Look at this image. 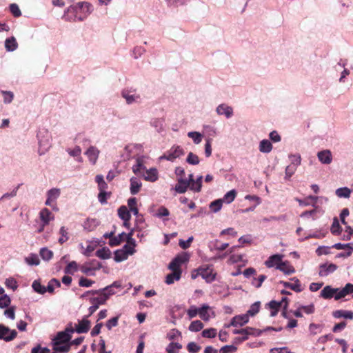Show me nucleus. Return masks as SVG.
Listing matches in <instances>:
<instances>
[{
	"label": "nucleus",
	"mask_w": 353,
	"mask_h": 353,
	"mask_svg": "<svg viewBox=\"0 0 353 353\" xmlns=\"http://www.w3.org/2000/svg\"><path fill=\"white\" fill-rule=\"evenodd\" d=\"M272 148V143L268 139H263L259 143V150L262 153H270Z\"/></svg>",
	"instance_id": "393cba45"
},
{
	"label": "nucleus",
	"mask_w": 353,
	"mask_h": 353,
	"mask_svg": "<svg viewBox=\"0 0 353 353\" xmlns=\"http://www.w3.org/2000/svg\"><path fill=\"white\" fill-rule=\"evenodd\" d=\"M317 157L319 161L323 163L329 165L332 161V154L330 150H323L317 153Z\"/></svg>",
	"instance_id": "9b49d317"
},
{
	"label": "nucleus",
	"mask_w": 353,
	"mask_h": 353,
	"mask_svg": "<svg viewBox=\"0 0 353 353\" xmlns=\"http://www.w3.org/2000/svg\"><path fill=\"white\" fill-rule=\"evenodd\" d=\"M10 10L11 13L13 14L15 17H19L21 15V12L16 3H12L10 6Z\"/></svg>",
	"instance_id": "e2e57ef3"
},
{
	"label": "nucleus",
	"mask_w": 353,
	"mask_h": 353,
	"mask_svg": "<svg viewBox=\"0 0 353 353\" xmlns=\"http://www.w3.org/2000/svg\"><path fill=\"white\" fill-rule=\"evenodd\" d=\"M337 269V265L334 263H325L319 265V275L321 277L327 276L333 273Z\"/></svg>",
	"instance_id": "9d476101"
},
{
	"label": "nucleus",
	"mask_w": 353,
	"mask_h": 353,
	"mask_svg": "<svg viewBox=\"0 0 353 353\" xmlns=\"http://www.w3.org/2000/svg\"><path fill=\"white\" fill-rule=\"evenodd\" d=\"M351 190L347 187L339 188L336 190V195L339 198L347 199L350 196Z\"/></svg>",
	"instance_id": "c85d7f7f"
},
{
	"label": "nucleus",
	"mask_w": 353,
	"mask_h": 353,
	"mask_svg": "<svg viewBox=\"0 0 353 353\" xmlns=\"http://www.w3.org/2000/svg\"><path fill=\"white\" fill-rule=\"evenodd\" d=\"M186 162L188 164L196 165H198L199 163L200 160H199V157L196 154H195L193 152H190L188 154V157H187V159H186Z\"/></svg>",
	"instance_id": "37998d69"
},
{
	"label": "nucleus",
	"mask_w": 353,
	"mask_h": 353,
	"mask_svg": "<svg viewBox=\"0 0 353 353\" xmlns=\"http://www.w3.org/2000/svg\"><path fill=\"white\" fill-rule=\"evenodd\" d=\"M59 234L61 235L58 240L59 243L63 244L69 239L68 230L64 226L61 227L59 230Z\"/></svg>",
	"instance_id": "a18cd8bd"
},
{
	"label": "nucleus",
	"mask_w": 353,
	"mask_h": 353,
	"mask_svg": "<svg viewBox=\"0 0 353 353\" xmlns=\"http://www.w3.org/2000/svg\"><path fill=\"white\" fill-rule=\"evenodd\" d=\"M5 284L7 288L15 290L18 288L17 282L14 278H8L6 280Z\"/></svg>",
	"instance_id": "4d7b16f0"
},
{
	"label": "nucleus",
	"mask_w": 353,
	"mask_h": 353,
	"mask_svg": "<svg viewBox=\"0 0 353 353\" xmlns=\"http://www.w3.org/2000/svg\"><path fill=\"white\" fill-rule=\"evenodd\" d=\"M333 316L335 318L344 317L345 319H352L353 312L351 311L336 310L333 312Z\"/></svg>",
	"instance_id": "2f4dec72"
},
{
	"label": "nucleus",
	"mask_w": 353,
	"mask_h": 353,
	"mask_svg": "<svg viewBox=\"0 0 353 353\" xmlns=\"http://www.w3.org/2000/svg\"><path fill=\"white\" fill-rule=\"evenodd\" d=\"M188 256L186 254H183L176 256L173 260L181 267L183 263L188 261Z\"/></svg>",
	"instance_id": "13d9d810"
},
{
	"label": "nucleus",
	"mask_w": 353,
	"mask_h": 353,
	"mask_svg": "<svg viewBox=\"0 0 353 353\" xmlns=\"http://www.w3.org/2000/svg\"><path fill=\"white\" fill-rule=\"evenodd\" d=\"M210 307L208 305H203L201 307L199 308V316L205 321H209L210 319V315L208 312Z\"/></svg>",
	"instance_id": "7c9ffc66"
},
{
	"label": "nucleus",
	"mask_w": 353,
	"mask_h": 353,
	"mask_svg": "<svg viewBox=\"0 0 353 353\" xmlns=\"http://www.w3.org/2000/svg\"><path fill=\"white\" fill-rule=\"evenodd\" d=\"M201 271V276L208 283H211L215 280L216 273L214 272L213 268L209 265H203L199 268Z\"/></svg>",
	"instance_id": "0eeeda50"
},
{
	"label": "nucleus",
	"mask_w": 353,
	"mask_h": 353,
	"mask_svg": "<svg viewBox=\"0 0 353 353\" xmlns=\"http://www.w3.org/2000/svg\"><path fill=\"white\" fill-rule=\"evenodd\" d=\"M40 219L43 223V225L49 224L50 221L54 219V216L47 208H43L39 213Z\"/></svg>",
	"instance_id": "a211bd4d"
},
{
	"label": "nucleus",
	"mask_w": 353,
	"mask_h": 353,
	"mask_svg": "<svg viewBox=\"0 0 353 353\" xmlns=\"http://www.w3.org/2000/svg\"><path fill=\"white\" fill-rule=\"evenodd\" d=\"M99 154V150H98L95 146L89 147L85 152V154L88 157L90 162L93 165L97 163Z\"/></svg>",
	"instance_id": "ddd939ff"
},
{
	"label": "nucleus",
	"mask_w": 353,
	"mask_h": 353,
	"mask_svg": "<svg viewBox=\"0 0 353 353\" xmlns=\"http://www.w3.org/2000/svg\"><path fill=\"white\" fill-rule=\"evenodd\" d=\"M90 327V322L86 319H83L75 325L74 332L77 333H86Z\"/></svg>",
	"instance_id": "412c9836"
},
{
	"label": "nucleus",
	"mask_w": 353,
	"mask_h": 353,
	"mask_svg": "<svg viewBox=\"0 0 353 353\" xmlns=\"http://www.w3.org/2000/svg\"><path fill=\"white\" fill-rule=\"evenodd\" d=\"M291 280L293 281L294 283L281 281V283L283 284L284 287L288 288L296 292H301L303 288H301L299 280L296 277L292 278Z\"/></svg>",
	"instance_id": "dca6fc26"
},
{
	"label": "nucleus",
	"mask_w": 353,
	"mask_h": 353,
	"mask_svg": "<svg viewBox=\"0 0 353 353\" xmlns=\"http://www.w3.org/2000/svg\"><path fill=\"white\" fill-rule=\"evenodd\" d=\"M270 353H294L288 347H274L270 349Z\"/></svg>",
	"instance_id": "774afa93"
},
{
	"label": "nucleus",
	"mask_w": 353,
	"mask_h": 353,
	"mask_svg": "<svg viewBox=\"0 0 353 353\" xmlns=\"http://www.w3.org/2000/svg\"><path fill=\"white\" fill-rule=\"evenodd\" d=\"M32 287L36 292H37L40 294H43L44 293H46L47 292L46 288L45 286L42 285L40 283V282L37 280L33 281V283L32 284Z\"/></svg>",
	"instance_id": "a19ab883"
},
{
	"label": "nucleus",
	"mask_w": 353,
	"mask_h": 353,
	"mask_svg": "<svg viewBox=\"0 0 353 353\" xmlns=\"http://www.w3.org/2000/svg\"><path fill=\"white\" fill-rule=\"evenodd\" d=\"M121 96L125 99L127 104L139 103L141 101V97L135 89L126 88L121 91Z\"/></svg>",
	"instance_id": "20e7f679"
},
{
	"label": "nucleus",
	"mask_w": 353,
	"mask_h": 353,
	"mask_svg": "<svg viewBox=\"0 0 353 353\" xmlns=\"http://www.w3.org/2000/svg\"><path fill=\"white\" fill-rule=\"evenodd\" d=\"M125 233L122 232L119 234V235L112 237L109 242V245L110 246H117L119 245L123 240L124 237H125Z\"/></svg>",
	"instance_id": "72a5a7b5"
},
{
	"label": "nucleus",
	"mask_w": 353,
	"mask_h": 353,
	"mask_svg": "<svg viewBox=\"0 0 353 353\" xmlns=\"http://www.w3.org/2000/svg\"><path fill=\"white\" fill-rule=\"evenodd\" d=\"M129 255H128L125 252H123L121 249L118 250L114 252V260L117 262H121L128 259Z\"/></svg>",
	"instance_id": "de8ad7c7"
},
{
	"label": "nucleus",
	"mask_w": 353,
	"mask_h": 353,
	"mask_svg": "<svg viewBox=\"0 0 353 353\" xmlns=\"http://www.w3.org/2000/svg\"><path fill=\"white\" fill-rule=\"evenodd\" d=\"M10 298L4 294L0 297V308H5L10 304Z\"/></svg>",
	"instance_id": "052dcab7"
},
{
	"label": "nucleus",
	"mask_w": 353,
	"mask_h": 353,
	"mask_svg": "<svg viewBox=\"0 0 353 353\" xmlns=\"http://www.w3.org/2000/svg\"><path fill=\"white\" fill-rule=\"evenodd\" d=\"M67 151L70 156L74 157H79L78 161L79 162H81L82 161V159L80 157L81 154V149L79 146H76L74 149H72V150L69 149Z\"/></svg>",
	"instance_id": "603ef678"
},
{
	"label": "nucleus",
	"mask_w": 353,
	"mask_h": 353,
	"mask_svg": "<svg viewBox=\"0 0 353 353\" xmlns=\"http://www.w3.org/2000/svg\"><path fill=\"white\" fill-rule=\"evenodd\" d=\"M17 332L15 330H10L8 327L0 324V339L6 341H10L17 336Z\"/></svg>",
	"instance_id": "6e6552de"
},
{
	"label": "nucleus",
	"mask_w": 353,
	"mask_h": 353,
	"mask_svg": "<svg viewBox=\"0 0 353 353\" xmlns=\"http://www.w3.org/2000/svg\"><path fill=\"white\" fill-rule=\"evenodd\" d=\"M118 215L123 221H130L131 215L127 207L123 205L118 210Z\"/></svg>",
	"instance_id": "cd10ccee"
},
{
	"label": "nucleus",
	"mask_w": 353,
	"mask_h": 353,
	"mask_svg": "<svg viewBox=\"0 0 353 353\" xmlns=\"http://www.w3.org/2000/svg\"><path fill=\"white\" fill-rule=\"evenodd\" d=\"M92 12V6L88 3L81 2L67 8L66 13L74 14V19L83 21Z\"/></svg>",
	"instance_id": "f03ea898"
},
{
	"label": "nucleus",
	"mask_w": 353,
	"mask_h": 353,
	"mask_svg": "<svg viewBox=\"0 0 353 353\" xmlns=\"http://www.w3.org/2000/svg\"><path fill=\"white\" fill-rule=\"evenodd\" d=\"M1 93L3 95V102L5 103H10L12 102L14 98V94L12 92L2 91Z\"/></svg>",
	"instance_id": "0e129e2a"
},
{
	"label": "nucleus",
	"mask_w": 353,
	"mask_h": 353,
	"mask_svg": "<svg viewBox=\"0 0 353 353\" xmlns=\"http://www.w3.org/2000/svg\"><path fill=\"white\" fill-rule=\"evenodd\" d=\"M237 347L234 345H225L220 349V353H233L236 352Z\"/></svg>",
	"instance_id": "338daca9"
},
{
	"label": "nucleus",
	"mask_w": 353,
	"mask_h": 353,
	"mask_svg": "<svg viewBox=\"0 0 353 353\" xmlns=\"http://www.w3.org/2000/svg\"><path fill=\"white\" fill-rule=\"evenodd\" d=\"M184 154L183 149L179 145H173L165 154L160 157V159L173 161Z\"/></svg>",
	"instance_id": "423d86ee"
},
{
	"label": "nucleus",
	"mask_w": 353,
	"mask_h": 353,
	"mask_svg": "<svg viewBox=\"0 0 353 353\" xmlns=\"http://www.w3.org/2000/svg\"><path fill=\"white\" fill-rule=\"evenodd\" d=\"M341 232V226L339 225V222L337 218H334L332 227H331V232L334 235H338Z\"/></svg>",
	"instance_id": "864d4df0"
},
{
	"label": "nucleus",
	"mask_w": 353,
	"mask_h": 353,
	"mask_svg": "<svg viewBox=\"0 0 353 353\" xmlns=\"http://www.w3.org/2000/svg\"><path fill=\"white\" fill-rule=\"evenodd\" d=\"M60 286L61 283L59 281L56 279H52L49 281L48 286L46 288L47 292L52 293L56 288H59Z\"/></svg>",
	"instance_id": "c03bdc74"
},
{
	"label": "nucleus",
	"mask_w": 353,
	"mask_h": 353,
	"mask_svg": "<svg viewBox=\"0 0 353 353\" xmlns=\"http://www.w3.org/2000/svg\"><path fill=\"white\" fill-rule=\"evenodd\" d=\"M74 332L72 323L68 324L65 330L59 332L52 341L53 350L55 352H66L69 350L70 346L68 342L71 339V334Z\"/></svg>",
	"instance_id": "f257e3e1"
},
{
	"label": "nucleus",
	"mask_w": 353,
	"mask_h": 353,
	"mask_svg": "<svg viewBox=\"0 0 353 353\" xmlns=\"http://www.w3.org/2000/svg\"><path fill=\"white\" fill-rule=\"evenodd\" d=\"M338 290V288H332L330 285H327L321 290V296L325 299H329L334 297Z\"/></svg>",
	"instance_id": "b1692460"
},
{
	"label": "nucleus",
	"mask_w": 353,
	"mask_h": 353,
	"mask_svg": "<svg viewBox=\"0 0 353 353\" xmlns=\"http://www.w3.org/2000/svg\"><path fill=\"white\" fill-rule=\"evenodd\" d=\"M234 334H241V338H237L239 341H243L248 339L249 336H259L261 334L262 330H257L251 327H247L243 329H236L232 331Z\"/></svg>",
	"instance_id": "39448f33"
},
{
	"label": "nucleus",
	"mask_w": 353,
	"mask_h": 353,
	"mask_svg": "<svg viewBox=\"0 0 353 353\" xmlns=\"http://www.w3.org/2000/svg\"><path fill=\"white\" fill-rule=\"evenodd\" d=\"M47 199L45 204L48 206L52 205V203L56 201L61 194V190L59 188H52L47 192Z\"/></svg>",
	"instance_id": "f8f14e48"
},
{
	"label": "nucleus",
	"mask_w": 353,
	"mask_h": 353,
	"mask_svg": "<svg viewBox=\"0 0 353 353\" xmlns=\"http://www.w3.org/2000/svg\"><path fill=\"white\" fill-rule=\"evenodd\" d=\"M248 321V314H245L242 315H237L232 319L230 325L234 327L243 326V325L246 324Z\"/></svg>",
	"instance_id": "4468645a"
},
{
	"label": "nucleus",
	"mask_w": 353,
	"mask_h": 353,
	"mask_svg": "<svg viewBox=\"0 0 353 353\" xmlns=\"http://www.w3.org/2000/svg\"><path fill=\"white\" fill-rule=\"evenodd\" d=\"M96 256L102 259H107L110 257V251L107 248H103L96 252Z\"/></svg>",
	"instance_id": "ea45409f"
},
{
	"label": "nucleus",
	"mask_w": 353,
	"mask_h": 353,
	"mask_svg": "<svg viewBox=\"0 0 353 353\" xmlns=\"http://www.w3.org/2000/svg\"><path fill=\"white\" fill-rule=\"evenodd\" d=\"M236 195V191L234 190H232L228 192L224 195L223 198L221 199L223 200V202H225L227 203H230L234 200Z\"/></svg>",
	"instance_id": "09e8293b"
},
{
	"label": "nucleus",
	"mask_w": 353,
	"mask_h": 353,
	"mask_svg": "<svg viewBox=\"0 0 353 353\" xmlns=\"http://www.w3.org/2000/svg\"><path fill=\"white\" fill-rule=\"evenodd\" d=\"M203 327V324L201 321L196 320L192 321L190 326L189 330L191 332H199Z\"/></svg>",
	"instance_id": "49530a36"
},
{
	"label": "nucleus",
	"mask_w": 353,
	"mask_h": 353,
	"mask_svg": "<svg viewBox=\"0 0 353 353\" xmlns=\"http://www.w3.org/2000/svg\"><path fill=\"white\" fill-rule=\"evenodd\" d=\"M5 47L8 51H14L17 48V43L14 37L8 38L5 41Z\"/></svg>",
	"instance_id": "473e14b6"
},
{
	"label": "nucleus",
	"mask_w": 353,
	"mask_h": 353,
	"mask_svg": "<svg viewBox=\"0 0 353 353\" xmlns=\"http://www.w3.org/2000/svg\"><path fill=\"white\" fill-rule=\"evenodd\" d=\"M142 183L141 181L137 177H132L130 179V193L133 195L137 194L141 190Z\"/></svg>",
	"instance_id": "4be33fe9"
},
{
	"label": "nucleus",
	"mask_w": 353,
	"mask_h": 353,
	"mask_svg": "<svg viewBox=\"0 0 353 353\" xmlns=\"http://www.w3.org/2000/svg\"><path fill=\"white\" fill-rule=\"evenodd\" d=\"M99 224L95 219H88L83 223V228L89 232L94 230Z\"/></svg>",
	"instance_id": "bb28decb"
},
{
	"label": "nucleus",
	"mask_w": 353,
	"mask_h": 353,
	"mask_svg": "<svg viewBox=\"0 0 353 353\" xmlns=\"http://www.w3.org/2000/svg\"><path fill=\"white\" fill-rule=\"evenodd\" d=\"M277 270H279L285 274H291L295 272L294 268L288 261H282L280 265H277Z\"/></svg>",
	"instance_id": "a878e982"
},
{
	"label": "nucleus",
	"mask_w": 353,
	"mask_h": 353,
	"mask_svg": "<svg viewBox=\"0 0 353 353\" xmlns=\"http://www.w3.org/2000/svg\"><path fill=\"white\" fill-rule=\"evenodd\" d=\"M146 160L147 158L144 156L139 157L137 158L136 164L132 167V171L135 174L141 176L147 169L145 165Z\"/></svg>",
	"instance_id": "1a4fd4ad"
},
{
	"label": "nucleus",
	"mask_w": 353,
	"mask_h": 353,
	"mask_svg": "<svg viewBox=\"0 0 353 353\" xmlns=\"http://www.w3.org/2000/svg\"><path fill=\"white\" fill-rule=\"evenodd\" d=\"M199 313V308H197L195 305H191L190 308L187 310V314L189 316V319H192L195 317Z\"/></svg>",
	"instance_id": "680f3d73"
},
{
	"label": "nucleus",
	"mask_w": 353,
	"mask_h": 353,
	"mask_svg": "<svg viewBox=\"0 0 353 353\" xmlns=\"http://www.w3.org/2000/svg\"><path fill=\"white\" fill-rule=\"evenodd\" d=\"M95 294H98L99 296L97 297L90 298V301L91 304L97 305L98 307L100 305L104 304L107 299H108V295H107L106 293L98 292L96 293Z\"/></svg>",
	"instance_id": "5701e85b"
},
{
	"label": "nucleus",
	"mask_w": 353,
	"mask_h": 353,
	"mask_svg": "<svg viewBox=\"0 0 353 353\" xmlns=\"http://www.w3.org/2000/svg\"><path fill=\"white\" fill-rule=\"evenodd\" d=\"M40 256L44 261H49L53 256V252L47 248H43L39 252Z\"/></svg>",
	"instance_id": "58836bf2"
},
{
	"label": "nucleus",
	"mask_w": 353,
	"mask_h": 353,
	"mask_svg": "<svg viewBox=\"0 0 353 353\" xmlns=\"http://www.w3.org/2000/svg\"><path fill=\"white\" fill-rule=\"evenodd\" d=\"M259 308H260V302H255L250 306V308L248 310L246 314H248V316H253L259 312Z\"/></svg>",
	"instance_id": "3c124183"
},
{
	"label": "nucleus",
	"mask_w": 353,
	"mask_h": 353,
	"mask_svg": "<svg viewBox=\"0 0 353 353\" xmlns=\"http://www.w3.org/2000/svg\"><path fill=\"white\" fill-rule=\"evenodd\" d=\"M39 141L38 153L40 156L45 154L51 146L52 137L47 130H41L37 134Z\"/></svg>",
	"instance_id": "7ed1b4c3"
},
{
	"label": "nucleus",
	"mask_w": 353,
	"mask_h": 353,
	"mask_svg": "<svg viewBox=\"0 0 353 353\" xmlns=\"http://www.w3.org/2000/svg\"><path fill=\"white\" fill-rule=\"evenodd\" d=\"M223 202V200L222 199H216L211 202L210 204V209L214 213L218 212L222 208Z\"/></svg>",
	"instance_id": "4c0bfd02"
},
{
	"label": "nucleus",
	"mask_w": 353,
	"mask_h": 353,
	"mask_svg": "<svg viewBox=\"0 0 353 353\" xmlns=\"http://www.w3.org/2000/svg\"><path fill=\"white\" fill-rule=\"evenodd\" d=\"M188 188H190L189 182L186 179L179 177L177 179V184L175 185L174 190L176 192L183 194L187 191Z\"/></svg>",
	"instance_id": "f3484780"
},
{
	"label": "nucleus",
	"mask_w": 353,
	"mask_h": 353,
	"mask_svg": "<svg viewBox=\"0 0 353 353\" xmlns=\"http://www.w3.org/2000/svg\"><path fill=\"white\" fill-rule=\"evenodd\" d=\"M182 272H172L168 274L165 278V283L168 285L174 283L175 281H179L181 278Z\"/></svg>",
	"instance_id": "c756f323"
},
{
	"label": "nucleus",
	"mask_w": 353,
	"mask_h": 353,
	"mask_svg": "<svg viewBox=\"0 0 353 353\" xmlns=\"http://www.w3.org/2000/svg\"><path fill=\"white\" fill-rule=\"evenodd\" d=\"M188 350L190 353H196L201 350V347L194 342H190L187 346Z\"/></svg>",
	"instance_id": "69168bd1"
},
{
	"label": "nucleus",
	"mask_w": 353,
	"mask_h": 353,
	"mask_svg": "<svg viewBox=\"0 0 353 353\" xmlns=\"http://www.w3.org/2000/svg\"><path fill=\"white\" fill-rule=\"evenodd\" d=\"M77 270V263L75 261L70 262L65 268L64 272L66 274H72Z\"/></svg>",
	"instance_id": "6e6d98bb"
},
{
	"label": "nucleus",
	"mask_w": 353,
	"mask_h": 353,
	"mask_svg": "<svg viewBox=\"0 0 353 353\" xmlns=\"http://www.w3.org/2000/svg\"><path fill=\"white\" fill-rule=\"evenodd\" d=\"M182 345L179 343H170L166 347L168 353H178Z\"/></svg>",
	"instance_id": "8fccbe9b"
},
{
	"label": "nucleus",
	"mask_w": 353,
	"mask_h": 353,
	"mask_svg": "<svg viewBox=\"0 0 353 353\" xmlns=\"http://www.w3.org/2000/svg\"><path fill=\"white\" fill-rule=\"evenodd\" d=\"M283 255L281 254H274L270 256L268 260L265 261V265L268 268H273L276 267L277 269V265H280L282 262Z\"/></svg>",
	"instance_id": "2eb2a0df"
},
{
	"label": "nucleus",
	"mask_w": 353,
	"mask_h": 353,
	"mask_svg": "<svg viewBox=\"0 0 353 353\" xmlns=\"http://www.w3.org/2000/svg\"><path fill=\"white\" fill-rule=\"evenodd\" d=\"M202 176H199L196 179H194V181L190 185V190L196 192H201L202 188Z\"/></svg>",
	"instance_id": "f704fd0d"
},
{
	"label": "nucleus",
	"mask_w": 353,
	"mask_h": 353,
	"mask_svg": "<svg viewBox=\"0 0 353 353\" xmlns=\"http://www.w3.org/2000/svg\"><path fill=\"white\" fill-rule=\"evenodd\" d=\"M29 265H38L40 263L39 259L36 254H30L25 259Z\"/></svg>",
	"instance_id": "c9c22d12"
},
{
	"label": "nucleus",
	"mask_w": 353,
	"mask_h": 353,
	"mask_svg": "<svg viewBox=\"0 0 353 353\" xmlns=\"http://www.w3.org/2000/svg\"><path fill=\"white\" fill-rule=\"evenodd\" d=\"M145 172L141 175L145 181L154 182L158 179V173L156 168L146 169Z\"/></svg>",
	"instance_id": "aec40b11"
},
{
	"label": "nucleus",
	"mask_w": 353,
	"mask_h": 353,
	"mask_svg": "<svg viewBox=\"0 0 353 353\" xmlns=\"http://www.w3.org/2000/svg\"><path fill=\"white\" fill-rule=\"evenodd\" d=\"M266 276L261 274L259 275L257 278H254L252 284L256 288H259L261 286L263 282L265 280Z\"/></svg>",
	"instance_id": "5fc2aeb1"
},
{
	"label": "nucleus",
	"mask_w": 353,
	"mask_h": 353,
	"mask_svg": "<svg viewBox=\"0 0 353 353\" xmlns=\"http://www.w3.org/2000/svg\"><path fill=\"white\" fill-rule=\"evenodd\" d=\"M268 305H269L270 308L272 310L270 316H276L279 312V307L281 306V303H279L275 301H271Z\"/></svg>",
	"instance_id": "79ce46f5"
},
{
	"label": "nucleus",
	"mask_w": 353,
	"mask_h": 353,
	"mask_svg": "<svg viewBox=\"0 0 353 353\" xmlns=\"http://www.w3.org/2000/svg\"><path fill=\"white\" fill-rule=\"evenodd\" d=\"M216 335V330L214 328L206 329L202 332V336L205 338H214Z\"/></svg>",
	"instance_id": "bf43d9fd"
},
{
	"label": "nucleus",
	"mask_w": 353,
	"mask_h": 353,
	"mask_svg": "<svg viewBox=\"0 0 353 353\" xmlns=\"http://www.w3.org/2000/svg\"><path fill=\"white\" fill-rule=\"evenodd\" d=\"M216 112L219 115H224L226 118H230L233 114L232 108L225 104L219 105Z\"/></svg>",
	"instance_id": "6ab92c4d"
},
{
	"label": "nucleus",
	"mask_w": 353,
	"mask_h": 353,
	"mask_svg": "<svg viewBox=\"0 0 353 353\" xmlns=\"http://www.w3.org/2000/svg\"><path fill=\"white\" fill-rule=\"evenodd\" d=\"M188 137L192 139L195 144H199L202 141L203 135L199 132H189Z\"/></svg>",
	"instance_id": "e433bc0d"
}]
</instances>
